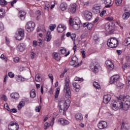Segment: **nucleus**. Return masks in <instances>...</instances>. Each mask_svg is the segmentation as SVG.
Masks as SVG:
<instances>
[{"mask_svg":"<svg viewBox=\"0 0 130 130\" xmlns=\"http://www.w3.org/2000/svg\"><path fill=\"white\" fill-rule=\"evenodd\" d=\"M19 57H15L14 58V61L15 62H19Z\"/></svg>","mask_w":130,"mask_h":130,"instance_id":"obj_64","label":"nucleus"},{"mask_svg":"<svg viewBox=\"0 0 130 130\" xmlns=\"http://www.w3.org/2000/svg\"><path fill=\"white\" fill-rule=\"evenodd\" d=\"M30 96L31 98H35L36 97V92L35 89H33L30 91Z\"/></svg>","mask_w":130,"mask_h":130,"instance_id":"obj_32","label":"nucleus"},{"mask_svg":"<svg viewBox=\"0 0 130 130\" xmlns=\"http://www.w3.org/2000/svg\"><path fill=\"white\" fill-rule=\"evenodd\" d=\"M35 110L37 112H40V110H41V106L36 107Z\"/></svg>","mask_w":130,"mask_h":130,"instance_id":"obj_50","label":"nucleus"},{"mask_svg":"<svg viewBox=\"0 0 130 130\" xmlns=\"http://www.w3.org/2000/svg\"><path fill=\"white\" fill-rule=\"evenodd\" d=\"M73 24H77V25H81V20L79 18H74V20L72 22Z\"/></svg>","mask_w":130,"mask_h":130,"instance_id":"obj_34","label":"nucleus"},{"mask_svg":"<svg viewBox=\"0 0 130 130\" xmlns=\"http://www.w3.org/2000/svg\"><path fill=\"white\" fill-rule=\"evenodd\" d=\"M119 99L121 101L122 105L124 107V110H128L130 105V96L129 95H126L123 96L120 95Z\"/></svg>","mask_w":130,"mask_h":130,"instance_id":"obj_1","label":"nucleus"},{"mask_svg":"<svg viewBox=\"0 0 130 130\" xmlns=\"http://www.w3.org/2000/svg\"><path fill=\"white\" fill-rule=\"evenodd\" d=\"M119 80V75H113L111 77L110 83V84H113V83H115V82H117Z\"/></svg>","mask_w":130,"mask_h":130,"instance_id":"obj_14","label":"nucleus"},{"mask_svg":"<svg viewBox=\"0 0 130 130\" xmlns=\"http://www.w3.org/2000/svg\"><path fill=\"white\" fill-rule=\"evenodd\" d=\"M16 81L17 82H19V83H21V82H24L25 81V78L20 75H18L16 77Z\"/></svg>","mask_w":130,"mask_h":130,"instance_id":"obj_31","label":"nucleus"},{"mask_svg":"<svg viewBox=\"0 0 130 130\" xmlns=\"http://www.w3.org/2000/svg\"><path fill=\"white\" fill-rule=\"evenodd\" d=\"M93 87H94V88H96V89H100V88H101L99 83L96 81H94L93 82Z\"/></svg>","mask_w":130,"mask_h":130,"instance_id":"obj_38","label":"nucleus"},{"mask_svg":"<svg viewBox=\"0 0 130 130\" xmlns=\"http://www.w3.org/2000/svg\"><path fill=\"white\" fill-rule=\"evenodd\" d=\"M70 36L72 40H75V39H76V37L77 36V35H76V34H72Z\"/></svg>","mask_w":130,"mask_h":130,"instance_id":"obj_49","label":"nucleus"},{"mask_svg":"<svg viewBox=\"0 0 130 130\" xmlns=\"http://www.w3.org/2000/svg\"><path fill=\"white\" fill-rule=\"evenodd\" d=\"M82 55V57L83 58H86V51H82L81 52Z\"/></svg>","mask_w":130,"mask_h":130,"instance_id":"obj_59","label":"nucleus"},{"mask_svg":"<svg viewBox=\"0 0 130 130\" xmlns=\"http://www.w3.org/2000/svg\"><path fill=\"white\" fill-rule=\"evenodd\" d=\"M2 99L4 100V101H8V98H7V96L5 94H3L2 96Z\"/></svg>","mask_w":130,"mask_h":130,"instance_id":"obj_56","label":"nucleus"},{"mask_svg":"<svg viewBox=\"0 0 130 130\" xmlns=\"http://www.w3.org/2000/svg\"><path fill=\"white\" fill-rule=\"evenodd\" d=\"M26 30L27 32H32L35 28V23L32 21L28 22L25 26Z\"/></svg>","mask_w":130,"mask_h":130,"instance_id":"obj_6","label":"nucleus"},{"mask_svg":"<svg viewBox=\"0 0 130 130\" xmlns=\"http://www.w3.org/2000/svg\"><path fill=\"white\" fill-rule=\"evenodd\" d=\"M100 8L99 7V6H94L93 7V12H94L95 14H99V13H100Z\"/></svg>","mask_w":130,"mask_h":130,"instance_id":"obj_30","label":"nucleus"},{"mask_svg":"<svg viewBox=\"0 0 130 130\" xmlns=\"http://www.w3.org/2000/svg\"><path fill=\"white\" fill-rule=\"evenodd\" d=\"M99 66V65L98 64H95L94 63V62H91L90 63V66H89V68L90 69H91V70H92L93 73H95L96 74V73H98V71L99 70V69L98 68Z\"/></svg>","mask_w":130,"mask_h":130,"instance_id":"obj_9","label":"nucleus"},{"mask_svg":"<svg viewBox=\"0 0 130 130\" xmlns=\"http://www.w3.org/2000/svg\"><path fill=\"white\" fill-rule=\"evenodd\" d=\"M0 5L1 6H6V5H7V1L5 0H1Z\"/></svg>","mask_w":130,"mask_h":130,"instance_id":"obj_46","label":"nucleus"},{"mask_svg":"<svg viewBox=\"0 0 130 130\" xmlns=\"http://www.w3.org/2000/svg\"><path fill=\"white\" fill-rule=\"evenodd\" d=\"M35 56H36V54L34 52H32L30 54V57L31 59H34V58H35Z\"/></svg>","mask_w":130,"mask_h":130,"instance_id":"obj_48","label":"nucleus"},{"mask_svg":"<svg viewBox=\"0 0 130 130\" xmlns=\"http://www.w3.org/2000/svg\"><path fill=\"white\" fill-rule=\"evenodd\" d=\"M10 96L13 99H16V100L19 99V98L20 97L19 93H18L17 92L12 93Z\"/></svg>","mask_w":130,"mask_h":130,"instance_id":"obj_28","label":"nucleus"},{"mask_svg":"<svg viewBox=\"0 0 130 130\" xmlns=\"http://www.w3.org/2000/svg\"><path fill=\"white\" fill-rule=\"evenodd\" d=\"M51 32L50 31H48L47 32L46 37L45 39V40L47 41V42H49L50 40H51V35H50Z\"/></svg>","mask_w":130,"mask_h":130,"instance_id":"obj_23","label":"nucleus"},{"mask_svg":"<svg viewBox=\"0 0 130 130\" xmlns=\"http://www.w3.org/2000/svg\"><path fill=\"white\" fill-rule=\"evenodd\" d=\"M48 127H49V123L46 122L45 123V129H47V128H48Z\"/></svg>","mask_w":130,"mask_h":130,"instance_id":"obj_63","label":"nucleus"},{"mask_svg":"<svg viewBox=\"0 0 130 130\" xmlns=\"http://www.w3.org/2000/svg\"><path fill=\"white\" fill-rule=\"evenodd\" d=\"M124 42L126 44V45H129L130 44V38H126L124 40Z\"/></svg>","mask_w":130,"mask_h":130,"instance_id":"obj_44","label":"nucleus"},{"mask_svg":"<svg viewBox=\"0 0 130 130\" xmlns=\"http://www.w3.org/2000/svg\"><path fill=\"white\" fill-rule=\"evenodd\" d=\"M24 36L25 34L24 33V30L20 29L18 31V35L16 37V39L19 41L22 40V39H23V37H24Z\"/></svg>","mask_w":130,"mask_h":130,"instance_id":"obj_13","label":"nucleus"},{"mask_svg":"<svg viewBox=\"0 0 130 130\" xmlns=\"http://www.w3.org/2000/svg\"><path fill=\"white\" fill-rule=\"evenodd\" d=\"M8 76L10 78H14V77H15V74H14L13 72H10L8 73Z\"/></svg>","mask_w":130,"mask_h":130,"instance_id":"obj_51","label":"nucleus"},{"mask_svg":"<svg viewBox=\"0 0 130 130\" xmlns=\"http://www.w3.org/2000/svg\"><path fill=\"white\" fill-rule=\"evenodd\" d=\"M4 107H5V109H7V110H8V111H10V107H9V105H8V104H5L4 105Z\"/></svg>","mask_w":130,"mask_h":130,"instance_id":"obj_54","label":"nucleus"},{"mask_svg":"<svg viewBox=\"0 0 130 130\" xmlns=\"http://www.w3.org/2000/svg\"><path fill=\"white\" fill-rule=\"evenodd\" d=\"M81 63H82V62H78V58L76 56L72 58V61L70 62L71 66H73L75 68L80 67Z\"/></svg>","mask_w":130,"mask_h":130,"instance_id":"obj_7","label":"nucleus"},{"mask_svg":"<svg viewBox=\"0 0 130 130\" xmlns=\"http://www.w3.org/2000/svg\"><path fill=\"white\" fill-rule=\"evenodd\" d=\"M60 9L61 11H66L67 9H68V4H67L65 2H63L60 5Z\"/></svg>","mask_w":130,"mask_h":130,"instance_id":"obj_22","label":"nucleus"},{"mask_svg":"<svg viewBox=\"0 0 130 130\" xmlns=\"http://www.w3.org/2000/svg\"><path fill=\"white\" fill-rule=\"evenodd\" d=\"M112 109L113 110H118V109H123L124 110V108L121 104V101L118 98V100L113 101L112 102Z\"/></svg>","mask_w":130,"mask_h":130,"instance_id":"obj_3","label":"nucleus"},{"mask_svg":"<svg viewBox=\"0 0 130 130\" xmlns=\"http://www.w3.org/2000/svg\"><path fill=\"white\" fill-rule=\"evenodd\" d=\"M25 16H26V12L24 11H21L20 17L21 20H24L25 19Z\"/></svg>","mask_w":130,"mask_h":130,"instance_id":"obj_41","label":"nucleus"},{"mask_svg":"<svg viewBox=\"0 0 130 130\" xmlns=\"http://www.w3.org/2000/svg\"><path fill=\"white\" fill-rule=\"evenodd\" d=\"M111 100V95L110 94H106L104 96V103L105 104H108Z\"/></svg>","mask_w":130,"mask_h":130,"instance_id":"obj_18","label":"nucleus"},{"mask_svg":"<svg viewBox=\"0 0 130 130\" xmlns=\"http://www.w3.org/2000/svg\"><path fill=\"white\" fill-rule=\"evenodd\" d=\"M93 27H94V24H93L91 23L88 22L87 29H88V30H91V29H92V28H93Z\"/></svg>","mask_w":130,"mask_h":130,"instance_id":"obj_42","label":"nucleus"},{"mask_svg":"<svg viewBox=\"0 0 130 130\" xmlns=\"http://www.w3.org/2000/svg\"><path fill=\"white\" fill-rule=\"evenodd\" d=\"M127 81H126V84L130 85V76H128L126 78Z\"/></svg>","mask_w":130,"mask_h":130,"instance_id":"obj_61","label":"nucleus"},{"mask_svg":"<svg viewBox=\"0 0 130 130\" xmlns=\"http://www.w3.org/2000/svg\"><path fill=\"white\" fill-rule=\"evenodd\" d=\"M5 40H6V44H7V45H10V39H9V38L8 37H6Z\"/></svg>","mask_w":130,"mask_h":130,"instance_id":"obj_58","label":"nucleus"},{"mask_svg":"<svg viewBox=\"0 0 130 130\" xmlns=\"http://www.w3.org/2000/svg\"><path fill=\"white\" fill-rule=\"evenodd\" d=\"M53 57L55 59V60H57V61L60 60V55H59L57 53H54L53 54Z\"/></svg>","mask_w":130,"mask_h":130,"instance_id":"obj_25","label":"nucleus"},{"mask_svg":"<svg viewBox=\"0 0 130 130\" xmlns=\"http://www.w3.org/2000/svg\"><path fill=\"white\" fill-rule=\"evenodd\" d=\"M106 64L107 67H108V69H109V70H110V71L113 70V68H114V65H113L112 61L109 60H107L106 61Z\"/></svg>","mask_w":130,"mask_h":130,"instance_id":"obj_19","label":"nucleus"},{"mask_svg":"<svg viewBox=\"0 0 130 130\" xmlns=\"http://www.w3.org/2000/svg\"><path fill=\"white\" fill-rule=\"evenodd\" d=\"M105 5H106V8H110V5H111V0H104Z\"/></svg>","mask_w":130,"mask_h":130,"instance_id":"obj_33","label":"nucleus"},{"mask_svg":"<svg viewBox=\"0 0 130 130\" xmlns=\"http://www.w3.org/2000/svg\"><path fill=\"white\" fill-rule=\"evenodd\" d=\"M58 106L60 109H61V111H63V112H64V110L68 109V108H69V106H70L67 102H64L63 101L59 102Z\"/></svg>","mask_w":130,"mask_h":130,"instance_id":"obj_5","label":"nucleus"},{"mask_svg":"<svg viewBox=\"0 0 130 130\" xmlns=\"http://www.w3.org/2000/svg\"><path fill=\"white\" fill-rule=\"evenodd\" d=\"M116 86L118 89H122L123 88V84L120 82H117L116 84Z\"/></svg>","mask_w":130,"mask_h":130,"instance_id":"obj_40","label":"nucleus"},{"mask_svg":"<svg viewBox=\"0 0 130 130\" xmlns=\"http://www.w3.org/2000/svg\"><path fill=\"white\" fill-rule=\"evenodd\" d=\"M17 49L18 51L23 52L26 49V45L24 43H20L17 46Z\"/></svg>","mask_w":130,"mask_h":130,"instance_id":"obj_12","label":"nucleus"},{"mask_svg":"<svg viewBox=\"0 0 130 130\" xmlns=\"http://www.w3.org/2000/svg\"><path fill=\"white\" fill-rule=\"evenodd\" d=\"M10 111H8L9 112H13V113H16L17 112V109H10Z\"/></svg>","mask_w":130,"mask_h":130,"instance_id":"obj_57","label":"nucleus"},{"mask_svg":"<svg viewBox=\"0 0 130 130\" xmlns=\"http://www.w3.org/2000/svg\"><path fill=\"white\" fill-rule=\"evenodd\" d=\"M74 88H75V90L76 92H79L80 91V89H81V87L80 85L76 82H73L72 84Z\"/></svg>","mask_w":130,"mask_h":130,"instance_id":"obj_24","label":"nucleus"},{"mask_svg":"<svg viewBox=\"0 0 130 130\" xmlns=\"http://www.w3.org/2000/svg\"><path fill=\"white\" fill-rule=\"evenodd\" d=\"M115 24H113V26L110 25V23H107L105 25V28L106 31H109L110 32L111 34V33H113V29L114 27V25Z\"/></svg>","mask_w":130,"mask_h":130,"instance_id":"obj_10","label":"nucleus"},{"mask_svg":"<svg viewBox=\"0 0 130 130\" xmlns=\"http://www.w3.org/2000/svg\"><path fill=\"white\" fill-rule=\"evenodd\" d=\"M35 79L36 82H41V81H42V78H41V76L38 74L36 75Z\"/></svg>","mask_w":130,"mask_h":130,"instance_id":"obj_35","label":"nucleus"},{"mask_svg":"<svg viewBox=\"0 0 130 130\" xmlns=\"http://www.w3.org/2000/svg\"><path fill=\"white\" fill-rule=\"evenodd\" d=\"M121 3H122V0H116V5L117 6H119Z\"/></svg>","mask_w":130,"mask_h":130,"instance_id":"obj_52","label":"nucleus"},{"mask_svg":"<svg viewBox=\"0 0 130 130\" xmlns=\"http://www.w3.org/2000/svg\"><path fill=\"white\" fill-rule=\"evenodd\" d=\"M75 81H78V82H80V83H81V82H83V81H84V79H83V78H80L79 77H76L74 79Z\"/></svg>","mask_w":130,"mask_h":130,"instance_id":"obj_43","label":"nucleus"},{"mask_svg":"<svg viewBox=\"0 0 130 130\" xmlns=\"http://www.w3.org/2000/svg\"><path fill=\"white\" fill-rule=\"evenodd\" d=\"M55 120V119L54 118V117H53L50 123V125H51V126H53V124H54Z\"/></svg>","mask_w":130,"mask_h":130,"instance_id":"obj_53","label":"nucleus"},{"mask_svg":"<svg viewBox=\"0 0 130 130\" xmlns=\"http://www.w3.org/2000/svg\"><path fill=\"white\" fill-rule=\"evenodd\" d=\"M59 122L62 124V125H67L70 123V121L66 119H61L59 120Z\"/></svg>","mask_w":130,"mask_h":130,"instance_id":"obj_26","label":"nucleus"},{"mask_svg":"<svg viewBox=\"0 0 130 130\" xmlns=\"http://www.w3.org/2000/svg\"><path fill=\"white\" fill-rule=\"evenodd\" d=\"M49 79H51L52 82H53V76L51 74L48 75Z\"/></svg>","mask_w":130,"mask_h":130,"instance_id":"obj_62","label":"nucleus"},{"mask_svg":"<svg viewBox=\"0 0 130 130\" xmlns=\"http://www.w3.org/2000/svg\"><path fill=\"white\" fill-rule=\"evenodd\" d=\"M69 23L70 25L72 26L73 28H74L75 30H79V29H80V25L81 24L73 23V19H72V18H70L69 20Z\"/></svg>","mask_w":130,"mask_h":130,"instance_id":"obj_17","label":"nucleus"},{"mask_svg":"<svg viewBox=\"0 0 130 130\" xmlns=\"http://www.w3.org/2000/svg\"><path fill=\"white\" fill-rule=\"evenodd\" d=\"M3 30H4V24L0 22V31H3Z\"/></svg>","mask_w":130,"mask_h":130,"instance_id":"obj_60","label":"nucleus"},{"mask_svg":"<svg viewBox=\"0 0 130 130\" xmlns=\"http://www.w3.org/2000/svg\"><path fill=\"white\" fill-rule=\"evenodd\" d=\"M15 123H16L14 121H11L9 125H8V129L9 130H18L19 129V124L18 123H16V125L15 126V129L13 128L12 129V127L11 126H13V125H14V124H15Z\"/></svg>","mask_w":130,"mask_h":130,"instance_id":"obj_16","label":"nucleus"},{"mask_svg":"<svg viewBox=\"0 0 130 130\" xmlns=\"http://www.w3.org/2000/svg\"><path fill=\"white\" fill-rule=\"evenodd\" d=\"M129 125L124 122H122L121 129L122 130H128L129 129Z\"/></svg>","mask_w":130,"mask_h":130,"instance_id":"obj_21","label":"nucleus"},{"mask_svg":"<svg viewBox=\"0 0 130 130\" xmlns=\"http://www.w3.org/2000/svg\"><path fill=\"white\" fill-rule=\"evenodd\" d=\"M98 126L100 129L106 128L107 127V122L105 121H100L98 124Z\"/></svg>","mask_w":130,"mask_h":130,"instance_id":"obj_11","label":"nucleus"},{"mask_svg":"<svg viewBox=\"0 0 130 130\" xmlns=\"http://www.w3.org/2000/svg\"><path fill=\"white\" fill-rule=\"evenodd\" d=\"M50 8V3L49 2H46L45 3V8H44L45 10L48 11Z\"/></svg>","mask_w":130,"mask_h":130,"instance_id":"obj_39","label":"nucleus"},{"mask_svg":"<svg viewBox=\"0 0 130 130\" xmlns=\"http://www.w3.org/2000/svg\"><path fill=\"white\" fill-rule=\"evenodd\" d=\"M59 94V88L56 89V93L55 94V98H57L58 97Z\"/></svg>","mask_w":130,"mask_h":130,"instance_id":"obj_47","label":"nucleus"},{"mask_svg":"<svg viewBox=\"0 0 130 130\" xmlns=\"http://www.w3.org/2000/svg\"><path fill=\"white\" fill-rule=\"evenodd\" d=\"M70 80L65 79V85L64 87L63 92L64 93L66 98L69 99L72 97L71 94V89L70 88Z\"/></svg>","mask_w":130,"mask_h":130,"instance_id":"obj_2","label":"nucleus"},{"mask_svg":"<svg viewBox=\"0 0 130 130\" xmlns=\"http://www.w3.org/2000/svg\"><path fill=\"white\" fill-rule=\"evenodd\" d=\"M107 44L111 48H116L118 46V40L115 38H111L108 40Z\"/></svg>","mask_w":130,"mask_h":130,"instance_id":"obj_4","label":"nucleus"},{"mask_svg":"<svg viewBox=\"0 0 130 130\" xmlns=\"http://www.w3.org/2000/svg\"><path fill=\"white\" fill-rule=\"evenodd\" d=\"M75 118L77 120H82L83 119V115L81 114H77L75 115Z\"/></svg>","mask_w":130,"mask_h":130,"instance_id":"obj_37","label":"nucleus"},{"mask_svg":"<svg viewBox=\"0 0 130 130\" xmlns=\"http://www.w3.org/2000/svg\"><path fill=\"white\" fill-rule=\"evenodd\" d=\"M67 29V26H66L64 24H59L57 28V31L58 32V33H62L64 30Z\"/></svg>","mask_w":130,"mask_h":130,"instance_id":"obj_15","label":"nucleus"},{"mask_svg":"<svg viewBox=\"0 0 130 130\" xmlns=\"http://www.w3.org/2000/svg\"><path fill=\"white\" fill-rule=\"evenodd\" d=\"M83 15L84 16L85 19L87 21H90V20L92 19V16H93L92 12L87 10H85L83 12Z\"/></svg>","mask_w":130,"mask_h":130,"instance_id":"obj_8","label":"nucleus"},{"mask_svg":"<svg viewBox=\"0 0 130 130\" xmlns=\"http://www.w3.org/2000/svg\"><path fill=\"white\" fill-rule=\"evenodd\" d=\"M49 27H50V29L51 31H53V30H54V29L56 27V25H55V24H54L53 25L50 26Z\"/></svg>","mask_w":130,"mask_h":130,"instance_id":"obj_55","label":"nucleus"},{"mask_svg":"<svg viewBox=\"0 0 130 130\" xmlns=\"http://www.w3.org/2000/svg\"><path fill=\"white\" fill-rule=\"evenodd\" d=\"M1 58H2V59H3V60H5V61H6V62H7V61H8V58H7V57H6V56H5V55H4V54L1 55Z\"/></svg>","mask_w":130,"mask_h":130,"instance_id":"obj_45","label":"nucleus"},{"mask_svg":"<svg viewBox=\"0 0 130 130\" xmlns=\"http://www.w3.org/2000/svg\"><path fill=\"white\" fill-rule=\"evenodd\" d=\"M5 15H6V13H5V10H4L3 9H0V19H2V18H4Z\"/></svg>","mask_w":130,"mask_h":130,"instance_id":"obj_36","label":"nucleus"},{"mask_svg":"<svg viewBox=\"0 0 130 130\" xmlns=\"http://www.w3.org/2000/svg\"><path fill=\"white\" fill-rule=\"evenodd\" d=\"M130 17V13L129 12H125L122 15V18L123 20H126L129 18Z\"/></svg>","mask_w":130,"mask_h":130,"instance_id":"obj_29","label":"nucleus"},{"mask_svg":"<svg viewBox=\"0 0 130 130\" xmlns=\"http://www.w3.org/2000/svg\"><path fill=\"white\" fill-rule=\"evenodd\" d=\"M60 53H61V54H63V55H65V56H67L70 54V51L67 53V49L63 48L60 50Z\"/></svg>","mask_w":130,"mask_h":130,"instance_id":"obj_27","label":"nucleus"},{"mask_svg":"<svg viewBox=\"0 0 130 130\" xmlns=\"http://www.w3.org/2000/svg\"><path fill=\"white\" fill-rule=\"evenodd\" d=\"M69 11L72 14H74L77 11V5L76 4H72L71 7L69 9Z\"/></svg>","mask_w":130,"mask_h":130,"instance_id":"obj_20","label":"nucleus"}]
</instances>
